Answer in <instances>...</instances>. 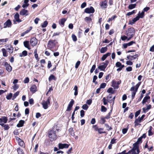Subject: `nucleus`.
I'll return each instance as SVG.
<instances>
[{"instance_id":"f257e3e1","label":"nucleus","mask_w":154,"mask_h":154,"mask_svg":"<svg viewBox=\"0 0 154 154\" xmlns=\"http://www.w3.org/2000/svg\"><path fill=\"white\" fill-rule=\"evenodd\" d=\"M57 42L55 40H50L48 44V49L54 51V50H56L57 48L56 47V45Z\"/></svg>"},{"instance_id":"f03ea898","label":"nucleus","mask_w":154,"mask_h":154,"mask_svg":"<svg viewBox=\"0 0 154 154\" xmlns=\"http://www.w3.org/2000/svg\"><path fill=\"white\" fill-rule=\"evenodd\" d=\"M135 32V30L133 28H129L126 31L125 34L128 37V41L130 40L134 36Z\"/></svg>"},{"instance_id":"7ed1b4c3","label":"nucleus","mask_w":154,"mask_h":154,"mask_svg":"<svg viewBox=\"0 0 154 154\" xmlns=\"http://www.w3.org/2000/svg\"><path fill=\"white\" fill-rule=\"evenodd\" d=\"M140 152L138 146L136 143H135L133 144V148L128 151V154H139Z\"/></svg>"},{"instance_id":"20e7f679","label":"nucleus","mask_w":154,"mask_h":154,"mask_svg":"<svg viewBox=\"0 0 154 154\" xmlns=\"http://www.w3.org/2000/svg\"><path fill=\"white\" fill-rule=\"evenodd\" d=\"M141 82L138 83L135 86L131 87L130 89V91L131 92V98L133 100L134 97L138 89L140 86Z\"/></svg>"},{"instance_id":"39448f33","label":"nucleus","mask_w":154,"mask_h":154,"mask_svg":"<svg viewBox=\"0 0 154 154\" xmlns=\"http://www.w3.org/2000/svg\"><path fill=\"white\" fill-rule=\"evenodd\" d=\"M48 136L51 141H53L56 139V135L55 131L53 130L50 131L48 132Z\"/></svg>"},{"instance_id":"423d86ee","label":"nucleus","mask_w":154,"mask_h":154,"mask_svg":"<svg viewBox=\"0 0 154 154\" xmlns=\"http://www.w3.org/2000/svg\"><path fill=\"white\" fill-rule=\"evenodd\" d=\"M109 61L108 60H106L105 63H102L98 67V69L101 71H104Z\"/></svg>"},{"instance_id":"0eeeda50","label":"nucleus","mask_w":154,"mask_h":154,"mask_svg":"<svg viewBox=\"0 0 154 154\" xmlns=\"http://www.w3.org/2000/svg\"><path fill=\"white\" fill-rule=\"evenodd\" d=\"M50 100L49 98H48L46 101H43L42 103L43 107L45 109H47L48 107V105L50 104Z\"/></svg>"},{"instance_id":"6e6552de","label":"nucleus","mask_w":154,"mask_h":154,"mask_svg":"<svg viewBox=\"0 0 154 154\" xmlns=\"http://www.w3.org/2000/svg\"><path fill=\"white\" fill-rule=\"evenodd\" d=\"M3 65L6 68V70L8 72H10L12 70V67L7 62L5 61L3 63Z\"/></svg>"},{"instance_id":"1a4fd4ad","label":"nucleus","mask_w":154,"mask_h":154,"mask_svg":"<svg viewBox=\"0 0 154 154\" xmlns=\"http://www.w3.org/2000/svg\"><path fill=\"white\" fill-rule=\"evenodd\" d=\"M30 42L31 45L34 47L37 44L38 40L36 38L33 37L31 38Z\"/></svg>"},{"instance_id":"9d476101","label":"nucleus","mask_w":154,"mask_h":154,"mask_svg":"<svg viewBox=\"0 0 154 154\" xmlns=\"http://www.w3.org/2000/svg\"><path fill=\"white\" fill-rule=\"evenodd\" d=\"M94 12V9L92 7H91L90 8H87L85 10V12L86 13H93Z\"/></svg>"},{"instance_id":"9b49d317","label":"nucleus","mask_w":154,"mask_h":154,"mask_svg":"<svg viewBox=\"0 0 154 154\" xmlns=\"http://www.w3.org/2000/svg\"><path fill=\"white\" fill-rule=\"evenodd\" d=\"M12 25L11 21L10 20H7L4 24V28L10 27Z\"/></svg>"},{"instance_id":"f8f14e48","label":"nucleus","mask_w":154,"mask_h":154,"mask_svg":"<svg viewBox=\"0 0 154 154\" xmlns=\"http://www.w3.org/2000/svg\"><path fill=\"white\" fill-rule=\"evenodd\" d=\"M69 145L66 143H59L58 144V147L59 149L67 148L69 147Z\"/></svg>"},{"instance_id":"ddd939ff","label":"nucleus","mask_w":154,"mask_h":154,"mask_svg":"<svg viewBox=\"0 0 154 154\" xmlns=\"http://www.w3.org/2000/svg\"><path fill=\"white\" fill-rule=\"evenodd\" d=\"M138 57V54H135L134 56L128 55L127 57L126 60H133L135 59L137 57Z\"/></svg>"},{"instance_id":"4468645a","label":"nucleus","mask_w":154,"mask_h":154,"mask_svg":"<svg viewBox=\"0 0 154 154\" xmlns=\"http://www.w3.org/2000/svg\"><path fill=\"white\" fill-rule=\"evenodd\" d=\"M74 101L73 99L71 100L67 108L66 109L67 111H69L71 110L72 107L74 103Z\"/></svg>"},{"instance_id":"2eb2a0df","label":"nucleus","mask_w":154,"mask_h":154,"mask_svg":"<svg viewBox=\"0 0 154 154\" xmlns=\"http://www.w3.org/2000/svg\"><path fill=\"white\" fill-rule=\"evenodd\" d=\"M20 14L22 15L27 16L29 15L28 11L25 9H23L20 12Z\"/></svg>"},{"instance_id":"dca6fc26","label":"nucleus","mask_w":154,"mask_h":154,"mask_svg":"<svg viewBox=\"0 0 154 154\" xmlns=\"http://www.w3.org/2000/svg\"><path fill=\"white\" fill-rule=\"evenodd\" d=\"M107 1L105 0L102 2L101 3L100 6L102 8H106L107 6Z\"/></svg>"},{"instance_id":"f3484780","label":"nucleus","mask_w":154,"mask_h":154,"mask_svg":"<svg viewBox=\"0 0 154 154\" xmlns=\"http://www.w3.org/2000/svg\"><path fill=\"white\" fill-rule=\"evenodd\" d=\"M23 45L24 47L29 50L30 49V46L29 45V41H26L23 42Z\"/></svg>"},{"instance_id":"a211bd4d","label":"nucleus","mask_w":154,"mask_h":154,"mask_svg":"<svg viewBox=\"0 0 154 154\" xmlns=\"http://www.w3.org/2000/svg\"><path fill=\"white\" fill-rule=\"evenodd\" d=\"M66 19L65 18H63L61 19L59 21V23L60 25L62 27H63L64 25V23L66 21Z\"/></svg>"},{"instance_id":"6ab92c4d","label":"nucleus","mask_w":154,"mask_h":154,"mask_svg":"<svg viewBox=\"0 0 154 154\" xmlns=\"http://www.w3.org/2000/svg\"><path fill=\"white\" fill-rule=\"evenodd\" d=\"M95 130L96 131H97L100 134L105 133H106L105 131H103V128H98L97 127H96L95 128Z\"/></svg>"},{"instance_id":"aec40b11","label":"nucleus","mask_w":154,"mask_h":154,"mask_svg":"<svg viewBox=\"0 0 154 154\" xmlns=\"http://www.w3.org/2000/svg\"><path fill=\"white\" fill-rule=\"evenodd\" d=\"M139 17L137 16L136 17L134 18L132 20L130 21L129 24L131 25H132L134 23H135L136 21H137L139 20Z\"/></svg>"},{"instance_id":"412c9836","label":"nucleus","mask_w":154,"mask_h":154,"mask_svg":"<svg viewBox=\"0 0 154 154\" xmlns=\"http://www.w3.org/2000/svg\"><path fill=\"white\" fill-rule=\"evenodd\" d=\"M93 17V14H91L89 17H86L85 20L87 22L90 23L92 20V17Z\"/></svg>"},{"instance_id":"4be33fe9","label":"nucleus","mask_w":154,"mask_h":154,"mask_svg":"<svg viewBox=\"0 0 154 154\" xmlns=\"http://www.w3.org/2000/svg\"><path fill=\"white\" fill-rule=\"evenodd\" d=\"M112 86L115 89H118L119 88V86L116 83V82L114 80H113L112 82Z\"/></svg>"},{"instance_id":"5701e85b","label":"nucleus","mask_w":154,"mask_h":154,"mask_svg":"<svg viewBox=\"0 0 154 154\" xmlns=\"http://www.w3.org/2000/svg\"><path fill=\"white\" fill-rule=\"evenodd\" d=\"M37 87L35 85H32L30 88V91L32 93H35L37 91Z\"/></svg>"},{"instance_id":"b1692460","label":"nucleus","mask_w":154,"mask_h":154,"mask_svg":"<svg viewBox=\"0 0 154 154\" xmlns=\"http://www.w3.org/2000/svg\"><path fill=\"white\" fill-rule=\"evenodd\" d=\"M141 121H142L140 119V117H139L137 119H136L134 122L135 126L136 127V126H138L139 125V123L141 122Z\"/></svg>"},{"instance_id":"393cba45","label":"nucleus","mask_w":154,"mask_h":154,"mask_svg":"<svg viewBox=\"0 0 154 154\" xmlns=\"http://www.w3.org/2000/svg\"><path fill=\"white\" fill-rule=\"evenodd\" d=\"M150 99V97L149 96H146L145 97L143 98L142 103L144 104L145 103L147 102H148V100H149Z\"/></svg>"},{"instance_id":"a878e982","label":"nucleus","mask_w":154,"mask_h":154,"mask_svg":"<svg viewBox=\"0 0 154 154\" xmlns=\"http://www.w3.org/2000/svg\"><path fill=\"white\" fill-rule=\"evenodd\" d=\"M14 18L16 21L18 22H20L21 21V20L20 19L19 15L18 13H16L15 15Z\"/></svg>"},{"instance_id":"bb28decb","label":"nucleus","mask_w":154,"mask_h":154,"mask_svg":"<svg viewBox=\"0 0 154 154\" xmlns=\"http://www.w3.org/2000/svg\"><path fill=\"white\" fill-rule=\"evenodd\" d=\"M8 121V119L6 117L2 116V118H0V122H4L5 123H6Z\"/></svg>"},{"instance_id":"cd10ccee","label":"nucleus","mask_w":154,"mask_h":154,"mask_svg":"<svg viewBox=\"0 0 154 154\" xmlns=\"http://www.w3.org/2000/svg\"><path fill=\"white\" fill-rule=\"evenodd\" d=\"M27 55V52L26 51H23L22 53L19 54V56L20 57L26 56Z\"/></svg>"},{"instance_id":"c85d7f7f","label":"nucleus","mask_w":154,"mask_h":154,"mask_svg":"<svg viewBox=\"0 0 154 154\" xmlns=\"http://www.w3.org/2000/svg\"><path fill=\"white\" fill-rule=\"evenodd\" d=\"M18 139V142L19 145L21 146H23L24 144L23 141L19 138Z\"/></svg>"},{"instance_id":"c756f323","label":"nucleus","mask_w":154,"mask_h":154,"mask_svg":"<svg viewBox=\"0 0 154 154\" xmlns=\"http://www.w3.org/2000/svg\"><path fill=\"white\" fill-rule=\"evenodd\" d=\"M2 51L3 53V55L5 57H7L8 56L7 52L5 48H2Z\"/></svg>"},{"instance_id":"7c9ffc66","label":"nucleus","mask_w":154,"mask_h":154,"mask_svg":"<svg viewBox=\"0 0 154 154\" xmlns=\"http://www.w3.org/2000/svg\"><path fill=\"white\" fill-rule=\"evenodd\" d=\"M24 123V121L23 120H20L19 123L17 124V126L18 127H20L23 126Z\"/></svg>"},{"instance_id":"2f4dec72","label":"nucleus","mask_w":154,"mask_h":154,"mask_svg":"<svg viewBox=\"0 0 154 154\" xmlns=\"http://www.w3.org/2000/svg\"><path fill=\"white\" fill-rule=\"evenodd\" d=\"M107 50V47H102L100 50V52L101 53H104L106 52Z\"/></svg>"},{"instance_id":"473e14b6","label":"nucleus","mask_w":154,"mask_h":154,"mask_svg":"<svg viewBox=\"0 0 154 154\" xmlns=\"http://www.w3.org/2000/svg\"><path fill=\"white\" fill-rule=\"evenodd\" d=\"M7 50L10 54H11L13 52V48L11 46H10L8 48H7Z\"/></svg>"},{"instance_id":"72a5a7b5","label":"nucleus","mask_w":154,"mask_h":154,"mask_svg":"<svg viewBox=\"0 0 154 154\" xmlns=\"http://www.w3.org/2000/svg\"><path fill=\"white\" fill-rule=\"evenodd\" d=\"M144 12L143 11H142L141 13H140V11H139L138 14V17H139L140 18H143L144 17Z\"/></svg>"},{"instance_id":"f704fd0d","label":"nucleus","mask_w":154,"mask_h":154,"mask_svg":"<svg viewBox=\"0 0 154 154\" xmlns=\"http://www.w3.org/2000/svg\"><path fill=\"white\" fill-rule=\"evenodd\" d=\"M73 90L75 91L74 93V95L75 96H76L78 94V87L76 85H75L73 88Z\"/></svg>"},{"instance_id":"c9c22d12","label":"nucleus","mask_w":154,"mask_h":154,"mask_svg":"<svg viewBox=\"0 0 154 154\" xmlns=\"http://www.w3.org/2000/svg\"><path fill=\"white\" fill-rule=\"evenodd\" d=\"M105 118L103 116H101L100 118V122L101 124H104L106 122L105 120Z\"/></svg>"},{"instance_id":"e433bc0d","label":"nucleus","mask_w":154,"mask_h":154,"mask_svg":"<svg viewBox=\"0 0 154 154\" xmlns=\"http://www.w3.org/2000/svg\"><path fill=\"white\" fill-rule=\"evenodd\" d=\"M49 81H51L52 80H56V78L53 75H51L49 78Z\"/></svg>"},{"instance_id":"4c0bfd02","label":"nucleus","mask_w":154,"mask_h":154,"mask_svg":"<svg viewBox=\"0 0 154 154\" xmlns=\"http://www.w3.org/2000/svg\"><path fill=\"white\" fill-rule=\"evenodd\" d=\"M136 5V4H131L129 5L128 8L129 9H132L134 8L135 7Z\"/></svg>"},{"instance_id":"58836bf2","label":"nucleus","mask_w":154,"mask_h":154,"mask_svg":"<svg viewBox=\"0 0 154 154\" xmlns=\"http://www.w3.org/2000/svg\"><path fill=\"white\" fill-rule=\"evenodd\" d=\"M152 127L151 126H150L149 127V129L148 131V135L149 136H151L153 134L152 133Z\"/></svg>"},{"instance_id":"ea45409f","label":"nucleus","mask_w":154,"mask_h":154,"mask_svg":"<svg viewBox=\"0 0 154 154\" xmlns=\"http://www.w3.org/2000/svg\"><path fill=\"white\" fill-rule=\"evenodd\" d=\"M123 65H122L121 63L119 62H117L116 64V66L117 67L120 68L122 67Z\"/></svg>"},{"instance_id":"a19ab883","label":"nucleus","mask_w":154,"mask_h":154,"mask_svg":"<svg viewBox=\"0 0 154 154\" xmlns=\"http://www.w3.org/2000/svg\"><path fill=\"white\" fill-rule=\"evenodd\" d=\"M104 105H106L107 104V99H106L105 97H103L102 100Z\"/></svg>"},{"instance_id":"79ce46f5","label":"nucleus","mask_w":154,"mask_h":154,"mask_svg":"<svg viewBox=\"0 0 154 154\" xmlns=\"http://www.w3.org/2000/svg\"><path fill=\"white\" fill-rule=\"evenodd\" d=\"M136 12V10H133L131 12H130L128 13H127V15L128 16H130L132 14H133L135 13Z\"/></svg>"},{"instance_id":"37998d69","label":"nucleus","mask_w":154,"mask_h":154,"mask_svg":"<svg viewBox=\"0 0 154 154\" xmlns=\"http://www.w3.org/2000/svg\"><path fill=\"white\" fill-rule=\"evenodd\" d=\"M96 68V65L95 64H94L92 66L91 68L90 69V72L91 73H92L94 71L95 69Z\"/></svg>"},{"instance_id":"c03bdc74","label":"nucleus","mask_w":154,"mask_h":154,"mask_svg":"<svg viewBox=\"0 0 154 154\" xmlns=\"http://www.w3.org/2000/svg\"><path fill=\"white\" fill-rule=\"evenodd\" d=\"M112 98V97L111 96H108L107 97V99L108 102L110 103H111L112 102V101L111 100V99H111Z\"/></svg>"},{"instance_id":"a18cd8bd","label":"nucleus","mask_w":154,"mask_h":154,"mask_svg":"<svg viewBox=\"0 0 154 154\" xmlns=\"http://www.w3.org/2000/svg\"><path fill=\"white\" fill-rule=\"evenodd\" d=\"M19 91H17L13 95V97L12 100H13L16 97L19 95Z\"/></svg>"},{"instance_id":"49530a36","label":"nucleus","mask_w":154,"mask_h":154,"mask_svg":"<svg viewBox=\"0 0 154 154\" xmlns=\"http://www.w3.org/2000/svg\"><path fill=\"white\" fill-rule=\"evenodd\" d=\"M17 151L18 154H24L23 152L22 149L20 148H18L17 149Z\"/></svg>"},{"instance_id":"de8ad7c7","label":"nucleus","mask_w":154,"mask_h":154,"mask_svg":"<svg viewBox=\"0 0 154 154\" xmlns=\"http://www.w3.org/2000/svg\"><path fill=\"white\" fill-rule=\"evenodd\" d=\"M48 24L47 21H45L42 25V27L43 28L45 27Z\"/></svg>"},{"instance_id":"09e8293b","label":"nucleus","mask_w":154,"mask_h":154,"mask_svg":"<svg viewBox=\"0 0 154 154\" xmlns=\"http://www.w3.org/2000/svg\"><path fill=\"white\" fill-rule=\"evenodd\" d=\"M107 110L106 108L103 106H101V111L102 112H105Z\"/></svg>"},{"instance_id":"8fccbe9b","label":"nucleus","mask_w":154,"mask_h":154,"mask_svg":"<svg viewBox=\"0 0 154 154\" xmlns=\"http://www.w3.org/2000/svg\"><path fill=\"white\" fill-rule=\"evenodd\" d=\"M128 36L124 35L123 36H122L121 37V38L123 41H124L126 39H127V40L128 41Z\"/></svg>"},{"instance_id":"3c124183","label":"nucleus","mask_w":154,"mask_h":154,"mask_svg":"<svg viewBox=\"0 0 154 154\" xmlns=\"http://www.w3.org/2000/svg\"><path fill=\"white\" fill-rule=\"evenodd\" d=\"M88 107V105L86 104H84L82 106V108L85 110H87Z\"/></svg>"},{"instance_id":"603ef678","label":"nucleus","mask_w":154,"mask_h":154,"mask_svg":"<svg viewBox=\"0 0 154 154\" xmlns=\"http://www.w3.org/2000/svg\"><path fill=\"white\" fill-rule=\"evenodd\" d=\"M12 96V93H10L9 95L7 96L6 98L8 100H10Z\"/></svg>"},{"instance_id":"864d4df0","label":"nucleus","mask_w":154,"mask_h":154,"mask_svg":"<svg viewBox=\"0 0 154 154\" xmlns=\"http://www.w3.org/2000/svg\"><path fill=\"white\" fill-rule=\"evenodd\" d=\"M116 15H114L112 17L110 18H109L108 20V22H109L110 21H112V20H113L114 19L116 18Z\"/></svg>"},{"instance_id":"5fc2aeb1","label":"nucleus","mask_w":154,"mask_h":154,"mask_svg":"<svg viewBox=\"0 0 154 154\" xmlns=\"http://www.w3.org/2000/svg\"><path fill=\"white\" fill-rule=\"evenodd\" d=\"M105 126L108 129H107V130L109 131L110 130H111L112 129V128L111 127H110L107 124H105Z\"/></svg>"},{"instance_id":"6e6d98bb","label":"nucleus","mask_w":154,"mask_h":154,"mask_svg":"<svg viewBox=\"0 0 154 154\" xmlns=\"http://www.w3.org/2000/svg\"><path fill=\"white\" fill-rule=\"evenodd\" d=\"M72 38L74 42H75L77 40V38L76 36L74 35H72Z\"/></svg>"},{"instance_id":"4d7b16f0","label":"nucleus","mask_w":154,"mask_h":154,"mask_svg":"<svg viewBox=\"0 0 154 154\" xmlns=\"http://www.w3.org/2000/svg\"><path fill=\"white\" fill-rule=\"evenodd\" d=\"M140 110H139L138 111H137L135 113V118H136L140 113Z\"/></svg>"},{"instance_id":"13d9d810","label":"nucleus","mask_w":154,"mask_h":154,"mask_svg":"<svg viewBox=\"0 0 154 154\" xmlns=\"http://www.w3.org/2000/svg\"><path fill=\"white\" fill-rule=\"evenodd\" d=\"M106 85V84L105 83H102L101 84L100 86V88H103L105 87Z\"/></svg>"},{"instance_id":"bf43d9fd","label":"nucleus","mask_w":154,"mask_h":154,"mask_svg":"<svg viewBox=\"0 0 154 154\" xmlns=\"http://www.w3.org/2000/svg\"><path fill=\"white\" fill-rule=\"evenodd\" d=\"M29 82V79L28 77H26L25 78L24 80V82L25 83H27Z\"/></svg>"},{"instance_id":"052dcab7","label":"nucleus","mask_w":154,"mask_h":154,"mask_svg":"<svg viewBox=\"0 0 154 154\" xmlns=\"http://www.w3.org/2000/svg\"><path fill=\"white\" fill-rule=\"evenodd\" d=\"M4 128V129L5 130H8L10 128L9 125L8 124H5Z\"/></svg>"},{"instance_id":"680f3d73","label":"nucleus","mask_w":154,"mask_h":154,"mask_svg":"<svg viewBox=\"0 0 154 154\" xmlns=\"http://www.w3.org/2000/svg\"><path fill=\"white\" fill-rule=\"evenodd\" d=\"M80 62L79 61H78L76 62V63L75 65V68L76 69H77L78 67L79 66L80 64Z\"/></svg>"},{"instance_id":"e2e57ef3","label":"nucleus","mask_w":154,"mask_h":154,"mask_svg":"<svg viewBox=\"0 0 154 154\" xmlns=\"http://www.w3.org/2000/svg\"><path fill=\"white\" fill-rule=\"evenodd\" d=\"M85 115V111L83 110H82L80 111V116L81 117H83Z\"/></svg>"},{"instance_id":"0e129e2a","label":"nucleus","mask_w":154,"mask_h":154,"mask_svg":"<svg viewBox=\"0 0 154 154\" xmlns=\"http://www.w3.org/2000/svg\"><path fill=\"white\" fill-rule=\"evenodd\" d=\"M128 129L124 128L122 129V133L123 134H125V133H126L127 131H128Z\"/></svg>"},{"instance_id":"69168bd1","label":"nucleus","mask_w":154,"mask_h":154,"mask_svg":"<svg viewBox=\"0 0 154 154\" xmlns=\"http://www.w3.org/2000/svg\"><path fill=\"white\" fill-rule=\"evenodd\" d=\"M126 63L127 65H132L133 64V63L130 60L127 61L126 62Z\"/></svg>"},{"instance_id":"338daca9","label":"nucleus","mask_w":154,"mask_h":154,"mask_svg":"<svg viewBox=\"0 0 154 154\" xmlns=\"http://www.w3.org/2000/svg\"><path fill=\"white\" fill-rule=\"evenodd\" d=\"M126 70L128 72H130L132 71V68L131 66H129L128 67L126 68Z\"/></svg>"},{"instance_id":"774afa93","label":"nucleus","mask_w":154,"mask_h":154,"mask_svg":"<svg viewBox=\"0 0 154 154\" xmlns=\"http://www.w3.org/2000/svg\"><path fill=\"white\" fill-rule=\"evenodd\" d=\"M149 51L151 52H154V45L150 48Z\"/></svg>"}]
</instances>
